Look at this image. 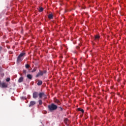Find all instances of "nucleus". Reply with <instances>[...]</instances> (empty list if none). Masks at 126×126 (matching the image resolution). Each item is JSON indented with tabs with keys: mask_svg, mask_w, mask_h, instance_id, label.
Here are the masks:
<instances>
[{
	"mask_svg": "<svg viewBox=\"0 0 126 126\" xmlns=\"http://www.w3.org/2000/svg\"><path fill=\"white\" fill-rule=\"evenodd\" d=\"M48 110L50 112H53V111H56L58 109V106L54 103H52L48 106Z\"/></svg>",
	"mask_w": 126,
	"mask_h": 126,
	"instance_id": "obj_1",
	"label": "nucleus"
},
{
	"mask_svg": "<svg viewBox=\"0 0 126 126\" xmlns=\"http://www.w3.org/2000/svg\"><path fill=\"white\" fill-rule=\"evenodd\" d=\"M23 57H25V53H21L17 58V63L23 61Z\"/></svg>",
	"mask_w": 126,
	"mask_h": 126,
	"instance_id": "obj_2",
	"label": "nucleus"
},
{
	"mask_svg": "<svg viewBox=\"0 0 126 126\" xmlns=\"http://www.w3.org/2000/svg\"><path fill=\"white\" fill-rule=\"evenodd\" d=\"M47 73V70H44L43 71L39 70V72L37 73V74L35 76L36 77H38V76H42L44 74H46Z\"/></svg>",
	"mask_w": 126,
	"mask_h": 126,
	"instance_id": "obj_3",
	"label": "nucleus"
},
{
	"mask_svg": "<svg viewBox=\"0 0 126 126\" xmlns=\"http://www.w3.org/2000/svg\"><path fill=\"white\" fill-rule=\"evenodd\" d=\"M38 96L39 99H41L42 97H44V99H47V95H46L43 92L38 94Z\"/></svg>",
	"mask_w": 126,
	"mask_h": 126,
	"instance_id": "obj_4",
	"label": "nucleus"
},
{
	"mask_svg": "<svg viewBox=\"0 0 126 126\" xmlns=\"http://www.w3.org/2000/svg\"><path fill=\"white\" fill-rule=\"evenodd\" d=\"M38 96H39V94L37 92H34L32 94V98L33 99H36L38 98Z\"/></svg>",
	"mask_w": 126,
	"mask_h": 126,
	"instance_id": "obj_5",
	"label": "nucleus"
},
{
	"mask_svg": "<svg viewBox=\"0 0 126 126\" xmlns=\"http://www.w3.org/2000/svg\"><path fill=\"white\" fill-rule=\"evenodd\" d=\"M1 88H7L8 84L6 83H2L0 84Z\"/></svg>",
	"mask_w": 126,
	"mask_h": 126,
	"instance_id": "obj_6",
	"label": "nucleus"
},
{
	"mask_svg": "<svg viewBox=\"0 0 126 126\" xmlns=\"http://www.w3.org/2000/svg\"><path fill=\"white\" fill-rule=\"evenodd\" d=\"M36 104V102L34 101H31L30 104L29 105V107H32Z\"/></svg>",
	"mask_w": 126,
	"mask_h": 126,
	"instance_id": "obj_7",
	"label": "nucleus"
},
{
	"mask_svg": "<svg viewBox=\"0 0 126 126\" xmlns=\"http://www.w3.org/2000/svg\"><path fill=\"white\" fill-rule=\"evenodd\" d=\"M54 102L55 103H57V104H58V105H61V101H60L57 98L54 99Z\"/></svg>",
	"mask_w": 126,
	"mask_h": 126,
	"instance_id": "obj_8",
	"label": "nucleus"
},
{
	"mask_svg": "<svg viewBox=\"0 0 126 126\" xmlns=\"http://www.w3.org/2000/svg\"><path fill=\"white\" fill-rule=\"evenodd\" d=\"M100 39V35H96L94 36V40L95 41H98Z\"/></svg>",
	"mask_w": 126,
	"mask_h": 126,
	"instance_id": "obj_9",
	"label": "nucleus"
},
{
	"mask_svg": "<svg viewBox=\"0 0 126 126\" xmlns=\"http://www.w3.org/2000/svg\"><path fill=\"white\" fill-rule=\"evenodd\" d=\"M24 79V78H23V77H20L18 80V82L19 83H21V82H23Z\"/></svg>",
	"mask_w": 126,
	"mask_h": 126,
	"instance_id": "obj_10",
	"label": "nucleus"
},
{
	"mask_svg": "<svg viewBox=\"0 0 126 126\" xmlns=\"http://www.w3.org/2000/svg\"><path fill=\"white\" fill-rule=\"evenodd\" d=\"M27 78H28V79H30V80H31V79H32V78H33V76H32V75L31 74H28L27 75Z\"/></svg>",
	"mask_w": 126,
	"mask_h": 126,
	"instance_id": "obj_11",
	"label": "nucleus"
},
{
	"mask_svg": "<svg viewBox=\"0 0 126 126\" xmlns=\"http://www.w3.org/2000/svg\"><path fill=\"white\" fill-rule=\"evenodd\" d=\"M48 18H49V19H53V18H54V15H53L52 13L48 15Z\"/></svg>",
	"mask_w": 126,
	"mask_h": 126,
	"instance_id": "obj_12",
	"label": "nucleus"
},
{
	"mask_svg": "<svg viewBox=\"0 0 126 126\" xmlns=\"http://www.w3.org/2000/svg\"><path fill=\"white\" fill-rule=\"evenodd\" d=\"M38 11H39V12H42V11H44V8H43V7H40L39 8Z\"/></svg>",
	"mask_w": 126,
	"mask_h": 126,
	"instance_id": "obj_13",
	"label": "nucleus"
},
{
	"mask_svg": "<svg viewBox=\"0 0 126 126\" xmlns=\"http://www.w3.org/2000/svg\"><path fill=\"white\" fill-rule=\"evenodd\" d=\"M42 83H43V82H42V81H38L37 83V85L38 86L42 85Z\"/></svg>",
	"mask_w": 126,
	"mask_h": 126,
	"instance_id": "obj_14",
	"label": "nucleus"
},
{
	"mask_svg": "<svg viewBox=\"0 0 126 126\" xmlns=\"http://www.w3.org/2000/svg\"><path fill=\"white\" fill-rule=\"evenodd\" d=\"M78 111L81 112L83 114L84 113V110L83 109H81V108H78Z\"/></svg>",
	"mask_w": 126,
	"mask_h": 126,
	"instance_id": "obj_15",
	"label": "nucleus"
},
{
	"mask_svg": "<svg viewBox=\"0 0 126 126\" xmlns=\"http://www.w3.org/2000/svg\"><path fill=\"white\" fill-rule=\"evenodd\" d=\"M38 103L39 105H42L43 104V101H42V100H39Z\"/></svg>",
	"mask_w": 126,
	"mask_h": 126,
	"instance_id": "obj_16",
	"label": "nucleus"
},
{
	"mask_svg": "<svg viewBox=\"0 0 126 126\" xmlns=\"http://www.w3.org/2000/svg\"><path fill=\"white\" fill-rule=\"evenodd\" d=\"M25 66H26V68H28L30 66V65L28 64H26L25 65Z\"/></svg>",
	"mask_w": 126,
	"mask_h": 126,
	"instance_id": "obj_17",
	"label": "nucleus"
},
{
	"mask_svg": "<svg viewBox=\"0 0 126 126\" xmlns=\"http://www.w3.org/2000/svg\"><path fill=\"white\" fill-rule=\"evenodd\" d=\"M6 81H7V82H8L10 81V78H7L6 79Z\"/></svg>",
	"mask_w": 126,
	"mask_h": 126,
	"instance_id": "obj_18",
	"label": "nucleus"
},
{
	"mask_svg": "<svg viewBox=\"0 0 126 126\" xmlns=\"http://www.w3.org/2000/svg\"><path fill=\"white\" fill-rule=\"evenodd\" d=\"M23 73H24V74H26V73H27V71L26 70H24Z\"/></svg>",
	"mask_w": 126,
	"mask_h": 126,
	"instance_id": "obj_19",
	"label": "nucleus"
},
{
	"mask_svg": "<svg viewBox=\"0 0 126 126\" xmlns=\"http://www.w3.org/2000/svg\"><path fill=\"white\" fill-rule=\"evenodd\" d=\"M35 71H36V68H34L32 71V72H35Z\"/></svg>",
	"mask_w": 126,
	"mask_h": 126,
	"instance_id": "obj_20",
	"label": "nucleus"
},
{
	"mask_svg": "<svg viewBox=\"0 0 126 126\" xmlns=\"http://www.w3.org/2000/svg\"><path fill=\"white\" fill-rule=\"evenodd\" d=\"M3 75H4V74L3 73H1V76H2V77H3Z\"/></svg>",
	"mask_w": 126,
	"mask_h": 126,
	"instance_id": "obj_21",
	"label": "nucleus"
},
{
	"mask_svg": "<svg viewBox=\"0 0 126 126\" xmlns=\"http://www.w3.org/2000/svg\"><path fill=\"white\" fill-rule=\"evenodd\" d=\"M60 108L61 109V111H63V108H62L61 107H60Z\"/></svg>",
	"mask_w": 126,
	"mask_h": 126,
	"instance_id": "obj_22",
	"label": "nucleus"
}]
</instances>
